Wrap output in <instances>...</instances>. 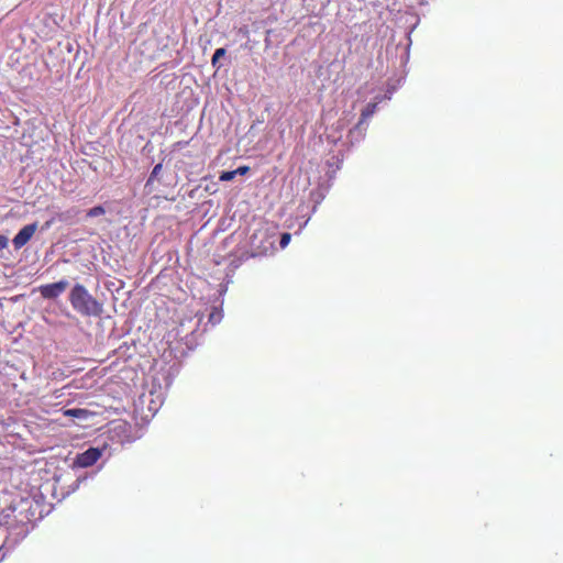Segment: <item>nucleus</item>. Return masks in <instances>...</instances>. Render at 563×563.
I'll return each mask as SVG.
<instances>
[{
    "label": "nucleus",
    "instance_id": "7",
    "mask_svg": "<svg viewBox=\"0 0 563 563\" xmlns=\"http://www.w3.org/2000/svg\"><path fill=\"white\" fill-rule=\"evenodd\" d=\"M376 109H377V103H375V102L367 103V106L362 110L360 123H363L368 118H371L375 113Z\"/></svg>",
    "mask_w": 563,
    "mask_h": 563
},
{
    "label": "nucleus",
    "instance_id": "15",
    "mask_svg": "<svg viewBox=\"0 0 563 563\" xmlns=\"http://www.w3.org/2000/svg\"><path fill=\"white\" fill-rule=\"evenodd\" d=\"M8 246V239L4 235H0V251Z\"/></svg>",
    "mask_w": 563,
    "mask_h": 563
},
{
    "label": "nucleus",
    "instance_id": "1",
    "mask_svg": "<svg viewBox=\"0 0 563 563\" xmlns=\"http://www.w3.org/2000/svg\"><path fill=\"white\" fill-rule=\"evenodd\" d=\"M68 298L73 309L84 317H98L103 311L102 303L81 284H76L71 288Z\"/></svg>",
    "mask_w": 563,
    "mask_h": 563
},
{
    "label": "nucleus",
    "instance_id": "5",
    "mask_svg": "<svg viewBox=\"0 0 563 563\" xmlns=\"http://www.w3.org/2000/svg\"><path fill=\"white\" fill-rule=\"evenodd\" d=\"M31 504L29 500H21L18 506L12 507L11 514H8L7 517H13L16 521L24 525L31 521V518L27 516V511L30 510Z\"/></svg>",
    "mask_w": 563,
    "mask_h": 563
},
{
    "label": "nucleus",
    "instance_id": "4",
    "mask_svg": "<svg viewBox=\"0 0 563 563\" xmlns=\"http://www.w3.org/2000/svg\"><path fill=\"white\" fill-rule=\"evenodd\" d=\"M37 224L31 223L27 225H24L13 238V245L16 250L23 247L34 235L36 232Z\"/></svg>",
    "mask_w": 563,
    "mask_h": 563
},
{
    "label": "nucleus",
    "instance_id": "14",
    "mask_svg": "<svg viewBox=\"0 0 563 563\" xmlns=\"http://www.w3.org/2000/svg\"><path fill=\"white\" fill-rule=\"evenodd\" d=\"M249 170H250L249 166H240L234 172H236V175L243 176V175L247 174Z\"/></svg>",
    "mask_w": 563,
    "mask_h": 563
},
{
    "label": "nucleus",
    "instance_id": "13",
    "mask_svg": "<svg viewBox=\"0 0 563 563\" xmlns=\"http://www.w3.org/2000/svg\"><path fill=\"white\" fill-rule=\"evenodd\" d=\"M290 234L289 233H284L280 238V246L282 247H286L290 241Z\"/></svg>",
    "mask_w": 563,
    "mask_h": 563
},
{
    "label": "nucleus",
    "instance_id": "9",
    "mask_svg": "<svg viewBox=\"0 0 563 563\" xmlns=\"http://www.w3.org/2000/svg\"><path fill=\"white\" fill-rule=\"evenodd\" d=\"M162 169H163V165L161 163L156 164L154 166V168H153V170H152V173H151V175H150V177H148V179L146 181V185H145L146 187L152 185L153 180L155 178H157V176L161 174Z\"/></svg>",
    "mask_w": 563,
    "mask_h": 563
},
{
    "label": "nucleus",
    "instance_id": "12",
    "mask_svg": "<svg viewBox=\"0 0 563 563\" xmlns=\"http://www.w3.org/2000/svg\"><path fill=\"white\" fill-rule=\"evenodd\" d=\"M236 176V172L234 170H227V172H222L219 176V179L221 181H230L232 180L234 177Z\"/></svg>",
    "mask_w": 563,
    "mask_h": 563
},
{
    "label": "nucleus",
    "instance_id": "8",
    "mask_svg": "<svg viewBox=\"0 0 563 563\" xmlns=\"http://www.w3.org/2000/svg\"><path fill=\"white\" fill-rule=\"evenodd\" d=\"M222 319V311L218 308H212L211 312L209 313V322L214 325L219 323Z\"/></svg>",
    "mask_w": 563,
    "mask_h": 563
},
{
    "label": "nucleus",
    "instance_id": "6",
    "mask_svg": "<svg viewBox=\"0 0 563 563\" xmlns=\"http://www.w3.org/2000/svg\"><path fill=\"white\" fill-rule=\"evenodd\" d=\"M89 415H90L89 410L81 409V408L64 410V416L71 417V418L86 419L89 417Z\"/></svg>",
    "mask_w": 563,
    "mask_h": 563
},
{
    "label": "nucleus",
    "instance_id": "11",
    "mask_svg": "<svg viewBox=\"0 0 563 563\" xmlns=\"http://www.w3.org/2000/svg\"><path fill=\"white\" fill-rule=\"evenodd\" d=\"M106 213V209L102 206H96L87 211V217L95 218L99 216H103Z\"/></svg>",
    "mask_w": 563,
    "mask_h": 563
},
{
    "label": "nucleus",
    "instance_id": "2",
    "mask_svg": "<svg viewBox=\"0 0 563 563\" xmlns=\"http://www.w3.org/2000/svg\"><path fill=\"white\" fill-rule=\"evenodd\" d=\"M68 285L69 284L66 279H62L56 283L41 285L38 287V292L44 299H56L67 289Z\"/></svg>",
    "mask_w": 563,
    "mask_h": 563
},
{
    "label": "nucleus",
    "instance_id": "3",
    "mask_svg": "<svg viewBox=\"0 0 563 563\" xmlns=\"http://www.w3.org/2000/svg\"><path fill=\"white\" fill-rule=\"evenodd\" d=\"M101 457V451L97 448H89L82 453L77 454L75 464L79 467L92 466Z\"/></svg>",
    "mask_w": 563,
    "mask_h": 563
},
{
    "label": "nucleus",
    "instance_id": "10",
    "mask_svg": "<svg viewBox=\"0 0 563 563\" xmlns=\"http://www.w3.org/2000/svg\"><path fill=\"white\" fill-rule=\"evenodd\" d=\"M225 54H227L225 48H223V47L217 48V49H216V52H214V54H213V56H212V58H211V64H212V66H213V67L219 68V66H217L218 60H219L221 57H223Z\"/></svg>",
    "mask_w": 563,
    "mask_h": 563
}]
</instances>
